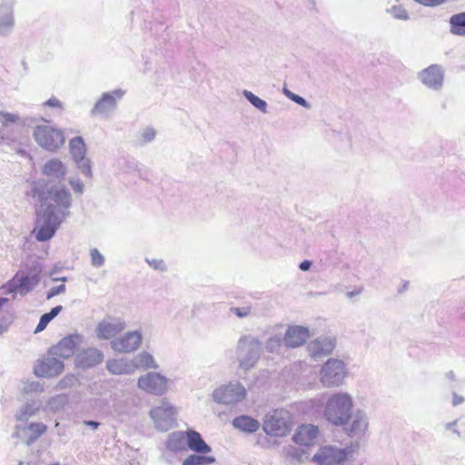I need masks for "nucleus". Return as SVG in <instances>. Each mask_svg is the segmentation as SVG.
I'll list each match as a JSON object with an SVG mask.
<instances>
[{
	"label": "nucleus",
	"mask_w": 465,
	"mask_h": 465,
	"mask_svg": "<svg viewBox=\"0 0 465 465\" xmlns=\"http://www.w3.org/2000/svg\"><path fill=\"white\" fill-rule=\"evenodd\" d=\"M352 405V400L347 393L334 394L327 402L324 415L332 424H345L351 417Z\"/></svg>",
	"instance_id": "1"
},
{
	"label": "nucleus",
	"mask_w": 465,
	"mask_h": 465,
	"mask_svg": "<svg viewBox=\"0 0 465 465\" xmlns=\"http://www.w3.org/2000/svg\"><path fill=\"white\" fill-rule=\"evenodd\" d=\"M354 450L351 448L340 449L325 446L319 450L312 460L318 465H342L352 457Z\"/></svg>",
	"instance_id": "2"
},
{
	"label": "nucleus",
	"mask_w": 465,
	"mask_h": 465,
	"mask_svg": "<svg viewBox=\"0 0 465 465\" xmlns=\"http://www.w3.org/2000/svg\"><path fill=\"white\" fill-rule=\"evenodd\" d=\"M33 134L37 143L49 151H54L64 143L62 131L49 125H37Z\"/></svg>",
	"instance_id": "3"
},
{
	"label": "nucleus",
	"mask_w": 465,
	"mask_h": 465,
	"mask_svg": "<svg viewBox=\"0 0 465 465\" xmlns=\"http://www.w3.org/2000/svg\"><path fill=\"white\" fill-rule=\"evenodd\" d=\"M240 365L243 369L252 367L260 356V343L254 339L242 338L238 343Z\"/></svg>",
	"instance_id": "4"
},
{
	"label": "nucleus",
	"mask_w": 465,
	"mask_h": 465,
	"mask_svg": "<svg viewBox=\"0 0 465 465\" xmlns=\"http://www.w3.org/2000/svg\"><path fill=\"white\" fill-rule=\"evenodd\" d=\"M344 364L339 360H328L321 370V381L326 387L338 386L344 377Z\"/></svg>",
	"instance_id": "5"
},
{
	"label": "nucleus",
	"mask_w": 465,
	"mask_h": 465,
	"mask_svg": "<svg viewBox=\"0 0 465 465\" xmlns=\"http://www.w3.org/2000/svg\"><path fill=\"white\" fill-rule=\"evenodd\" d=\"M140 389L154 395H162L167 391V379L159 373L149 372L138 380Z\"/></svg>",
	"instance_id": "6"
},
{
	"label": "nucleus",
	"mask_w": 465,
	"mask_h": 465,
	"mask_svg": "<svg viewBox=\"0 0 465 465\" xmlns=\"http://www.w3.org/2000/svg\"><path fill=\"white\" fill-rule=\"evenodd\" d=\"M245 395L246 391L244 387L239 383L229 384L214 391L216 401L223 404L240 401L245 398Z\"/></svg>",
	"instance_id": "7"
},
{
	"label": "nucleus",
	"mask_w": 465,
	"mask_h": 465,
	"mask_svg": "<svg viewBox=\"0 0 465 465\" xmlns=\"http://www.w3.org/2000/svg\"><path fill=\"white\" fill-rule=\"evenodd\" d=\"M173 437L178 440H182L186 438L188 447L193 451L202 454H206L211 451V448L202 439L201 434L195 430H189L185 433L179 432L173 434Z\"/></svg>",
	"instance_id": "8"
},
{
	"label": "nucleus",
	"mask_w": 465,
	"mask_h": 465,
	"mask_svg": "<svg viewBox=\"0 0 465 465\" xmlns=\"http://www.w3.org/2000/svg\"><path fill=\"white\" fill-rule=\"evenodd\" d=\"M64 363L56 358L39 361L35 366V373L38 377H54L64 371Z\"/></svg>",
	"instance_id": "9"
},
{
	"label": "nucleus",
	"mask_w": 465,
	"mask_h": 465,
	"mask_svg": "<svg viewBox=\"0 0 465 465\" xmlns=\"http://www.w3.org/2000/svg\"><path fill=\"white\" fill-rule=\"evenodd\" d=\"M142 336L138 331L127 332L123 338L112 341V347L119 352H131L141 344Z\"/></svg>",
	"instance_id": "10"
},
{
	"label": "nucleus",
	"mask_w": 465,
	"mask_h": 465,
	"mask_svg": "<svg viewBox=\"0 0 465 465\" xmlns=\"http://www.w3.org/2000/svg\"><path fill=\"white\" fill-rule=\"evenodd\" d=\"M263 430L267 434L274 436H284L290 431L289 425L282 418L278 417L277 411L266 417Z\"/></svg>",
	"instance_id": "11"
},
{
	"label": "nucleus",
	"mask_w": 465,
	"mask_h": 465,
	"mask_svg": "<svg viewBox=\"0 0 465 465\" xmlns=\"http://www.w3.org/2000/svg\"><path fill=\"white\" fill-rule=\"evenodd\" d=\"M420 80L430 88L437 89L440 87L443 82V73L440 66L432 64L424 69L420 74Z\"/></svg>",
	"instance_id": "12"
},
{
	"label": "nucleus",
	"mask_w": 465,
	"mask_h": 465,
	"mask_svg": "<svg viewBox=\"0 0 465 465\" xmlns=\"http://www.w3.org/2000/svg\"><path fill=\"white\" fill-rule=\"evenodd\" d=\"M79 341V335H68L63 338L54 347V353L63 359L71 357L75 352Z\"/></svg>",
	"instance_id": "13"
},
{
	"label": "nucleus",
	"mask_w": 465,
	"mask_h": 465,
	"mask_svg": "<svg viewBox=\"0 0 465 465\" xmlns=\"http://www.w3.org/2000/svg\"><path fill=\"white\" fill-rule=\"evenodd\" d=\"M310 337L308 329L301 326L290 327L285 335L284 342L289 347H298L306 342Z\"/></svg>",
	"instance_id": "14"
},
{
	"label": "nucleus",
	"mask_w": 465,
	"mask_h": 465,
	"mask_svg": "<svg viewBox=\"0 0 465 465\" xmlns=\"http://www.w3.org/2000/svg\"><path fill=\"white\" fill-rule=\"evenodd\" d=\"M176 411L168 401H164L161 406L154 407L151 410L150 415L152 419L159 426L163 420H173Z\"/></svg>",
	"instance_id": "15"
},
{
	"label": "nucleus",
	"mask_w": 465,
	"mask_h": 465,
	"mask_svg": "<svg viewBox=\"0 0 465 465\" xmlns=\"http://www.w3.org/2000/svg\"><path fill=\"white\" fill-rule=\"evenodd\" d=\"M124 329V323L120 321H104L96 329L97 336L101 339H111Z\"/></svg>",
	"instance_id": "16"
},
{
	"label": "nucleus",
	"mask_w": 465,
	"mask_h": 465,
	"mask_svg": "<svg viewBox=\"0 0 465 465\" xmlns=\"http://www.w3.org/2000/svg\"><path fill=\"white\" fill-rule=\"evenodd\" d=\"M59 223L57 222V217L54 213L53 212L48 213L45 218V223L41 226L36 232V239L40 242L51 239Z\"/></svg>",
	"instance_id": "17"
},
{
	"label": "nucleus",
	"mask_w": 465,
	"mask_h": 465,
	"mask_svg": "<svg viewBox=\"0 0 465 465\" xmlns=\"http://www.w3.org/2000/svg\"><path fill=\"white\" fill-rule=\"evenodd\" d=\"M318 435V428L313 425L301 426L293 436V440L300 445L310 446Z\"/></svg>",
	"instance_id": "18"
},
{
	"label": "nucleus",
	"mask_w": 465,
	"mask_h": 465,
	"mask_svg": "<svg viewBox=\"0 0 465 465\" xmlns=\"http://www.w3.org/2000/svg\"><path fill=\"white\" fill-rule=\"evenodd\" d=\"M103 354L96 349H87L77 357L78 365L81 368H91L103 361Z\"/></svg>",
	"instance_id": "19"
},
{
	"label": "nucleus",
	"mask_w": 465,
	"mask_h": 465,
	"mask_svg": "<svg viewBox=\"0 0 465 465\" xmlns=\"http://www.w3.org/2000/svg\"><path fill=\"white\" fill-rule=\"evenodd\" d=\"M232 425L244 432L252 433L260 428V422L249 416H240L232 420Z\"/></svg>",
	"instance_id": "20"
},
{
	"label": "nucleus",
	"mask_w": 465,
	"mask_h": 465,
	"mask_svg": "<svg viewBox=\"0 0 465 465\" xmlns=\"http://www.w3.org/2000/svg\"><path fill=\"white\" fill-rule=\"evenodd\" d=\"M37 281L38 280L35 276H19V274H16L15 277L13 279L12 282L15 291L20 292L21 294H25L33 288V286L37 282Z\"/></svg>",
	"instance_id": "21"
},
{
	"label": "nucleus",
	"mask_w": 465,
	"mask_h": 465,
	"mask_svg": "<svg viewBox=\"0 0 465 465\" xmlns=\"http://www.w3.org/2000/svg\"><path fill=\"white\" fill-rule=\"evenodd\" d=\"M368 428V423L364 416L357 413L352 422L346 428L350 436H359L363 434Z\"/></svg>",
	"instance_id": "22"
},
{
	"label": "nucleus",
	"mask_w": 465,
	"mask_h": 465,
	"mask_svg": "<svg viewBox=\"0 0 465 465\" xmlns=\"http://www.w3.org/2000/svg\"><path fill=\"white\" fill-rule=\"evenodd\" d=\"M334 348L333 342L331 341H315L311 345L312 356L314 359L320 358L322 356L329 355Z\"/></svg>",
	"instance_id": "23"
},
{
	"label": "nucleus",
	"mask_w": 465,
	"mask_h": 465,
	"mask_svg": "<svg viewBox=\"0 0 465 465\" xmlns=\"http://www.w3.org/2000/svg\"><path fill=\"white\" fill-rule=\"evenodd\" d=\"M70 153L76 162H80L85 155V144L82 137H74L69 143Z\"/></svg>",
	"instance_id": "24"
},
{
	"label": "nucleus",
	"mask_w": 465,
	"mask_h": 465,
	"mask_svg": "<svg viewBox=\"0 0 465 465\" xmlns=\"http://www.w3.org/2000/svg\"><path fill=\"white\" fill-rule=\"evenodd\" d=\"M115 106V99L110 94H104L93 109L94 114H102Z\"/></svg>",
	"instance_id": "25"
},
{
	"label": "nucleus",
	"mask_w": 465,
	"mask_h": 465,
	"mask_svg": "<svg viewBox=\"0 0 465 465\" xmlns=\"http://www.w3.org/2000/svg\"><path fill=\"white\" fill-rule=\"evenodd\" d=\"M115 106V99L110 94H104L93 109L94 114H102Z\"/></svg>",
	"instance_id": "26"
},
{
	"label": "nucleus",
	"mask_w": 465,
	"mask_h": 465,
	"mask_svg": "<svg viewBox=\"0 0 465 465\" xmlns=\"http://www.w3.org/2000/svg\"><path fill=\"white\" fill-rule=\"evenodd\" d=\"M450 24L451 33L465 35V12L453 15L450 19Z\"/></svg>",
	"instance_id": "27"
},
{
	"label": "nucleus",
	"mask_w": 465,
	"mask_h": 465,
	"mask_svg": "<svg viewBox=\"0 0 465 465\" xmlns=\"http://www.w3.org/2000/svg\"><path fill=\"white\" fill-rule=\"evenodd\" d=\"M43 173L46 175H64V166L63 163L57 159H53L47 162L43 168Z\"/></svg>",
	"instance_id": "28"
},
{
	"label": "nucleus",
	"mask_w": 465,
	"mask_h": 465,
	"mask_svg": "<svg viewBox=\"0 0 465 465\" xmlns=\"http://www.w3.org/2000/svg\"><path fill=\"white\" fill-rule=\"evenodd\" d=\"M63 307L61 305H58L54 308H53L49 312L45 313L41 316L40 321L35 330V332H40L44 331L47 324L55 317L58 315V313L62 311Z\"/></svg>",
	"instance_id": "29"
},
{
	"label": "nucleus",
	"mask_w": 465,
	"mask_h": 465,
	"mask_svg": "<svg viewBox=\"0 0 465 465\" xmlns=\"http://www.w3.org/2000/svg\"><path fill=\"white\" fill-rule=\"evenodd\" d=\"M214 462V458L192 454L183 461V465H207Z\"/></svg>",
	"instance_id": "30"
},
{
	"label": "nucleus",
	"mask_w": 465,
	"mask_h": 465,
	"mask_svg": "<svg viewBox=\"0 0 465 465\" xmlns=\"http://www.w3.org/2000/svg\"><path fill=\"white\" fill-rule=\"evenodd\" d=\"M13 13L11 6L7 5H0V27L10 26L13 25Z\"/></svg>",
	"instance_id": "31"
},
{
	"label": "nucleus",
	"mask_w": 465,
	"mask_h": 465,
	"mask_svg": "<svg viewBox=\"0 0 465 465\" xmlns=\"http://www.w3.org/2000/svg\"><path fill=\"white\" fill-rule=\"evenodd\" d=\"M107 369L113 374H123L128 371V365L121 360H112L107 362Z\"/></svg>",
	"instance_id": "32"
},
{
	"label": "nucleus",
	"mask_w": 465,
	"mask_h": 465,
	"mask_svg": "<svg viewBox=\"0 0 465 465\" xmlns=\"http://www.w3.org/2000/svg\"><path fill=\"white\" fill-rule=\"evenodd\" d=\"M244 95L247 98V100L253 106H255L256 108H258L259 110H261L263 113L266 112L267 104H266L265 101H263L262 99L259 98L258 96H256L255 94H253L250 91H244Z\"/></svg>",
	"instance_id": "33"
},
{
	"label": "nucleus",
	"mask_w": 465,
	"mask_h": 465,
	"mask_svg": "<svg viewBox=\"0 0 465 465\" xmlns=\"http://www.w3.org/2000/svg\"><path fill=\"white\" fill-rule=\"evenodd\" d=\"M138 364L144 369H155L157 367L153 356L146 352L139 355Z\"/></svg>",
	"instance_id": "34"
},
{
	"label": "nucleus",
	"mask_w": 465,
	"mask_h": 465,
	"mask_svg": "<svg viewBox=\"0 0 465 465\" xmlns=\"http://www.w3.org/2000/svg\"><path fill=\"white\" fill-rule=\"evenodd\" d=\"M388 12L394 17L395 19L400 20H408L409 15L405 8L401 5H394Z\"/></svg>",
	"instance_id": "35"
},
{
	"label": "nucleus",
	"mask_w": 465,
	"mask_h": 465,
	"mask_svg": "<svg viewBox=\"0 0 465 465\" xmlns=\"http://www.w3.org/2000/svg\"><path fill=\"white\" fill-rule=\"evenodd\" d=\"M28 429L32 432L33 439H37L46 431V426L43 423H31Z\"/></svg>",
	"instance_id": "36"
},
{
	"label": "nucleus",
	"mask_w": 465,
	"mask_h": 465,
	"mask_svg": "<svg viewBox=\"0 0 465 465\" xmlns=\"http://www.w3.org/2000/svg\"><path fill=\"white\" fill-rule=\"evenodd\" d=\"M92 264L95 267H100L104 264V256L99 252L97 249H92L90 252Z\"/></svg>",
	"instance_id": "37"
},
{
	"label": "nucleus",
	"mask_w": 465,
	"mask_h": 465,
	"mask_svg": "<svg viewBox=\"0 0 465 465\" xmlns=\"http://www.w3.org/2000/svg\"><path fill=\"white\" fill-rule=\"evenodd\" d=\"M70 198V193L64 189L56 192L55 193V200L64 203L66 206L69 204Z\"/></svg>",
	"instance_id": "38"
},
{
	"label": "nucleus",
	"mask_w": 465,
	"mask_h": 465,
	"mask_svg": "<svg viewBox=\"0 0 465 465\" xmlns=\"http://www.w3.org/2000/svg\"><path fill=\"white\" fill-rule=\"evenodd\" d=\"M65 292V285L64 284H61L59 286H56V287H53L47 293L46 295V298L49 300L51 299L52 297L55 296V295H58L60 293H63Z\"/></svg>",
	"instance_id": "39"
},
{
	"label": "nucleus",
	"mask_w": 465,
	"mask_h": 465,
	"mask_svg": "<svg viewBox=\"0 0 465 465\" xmlns=\"http://www.w3.org/2000/svg\"><path fill=\"white\" fill-rule=\"evenodd\" d=\"M414 1L417 3H420L423 5H426V6H436V5H441L445 2H447L448 0H414Z\"/></svg>",
	"instance_id": "40"
},
{
	"label": "nucleus",
	"mask_w": 465,
	"mask_h": 465,
	"mask_svg": "<svg viewBox=\"0 0 465 465\" xmlns=\"http://www.w3.org/2000/svg\"><path fill=\"white\" fill-rule=\"evenodd\" d=\"M232 312L235 313L238 317H245L250 314L251 309L250 307L246 308H232Z\"/></svg>",
	"instance_id": "41"
},
{
	"label": "nucleus",
	"mask_w": 465,
	"mask_h": 465,
	"mask_svg": "<svg viewBox=\"0 0 465 465\" xmlns=\"http://www.w3.org/2000/svg\"><path fill=\"white\" fill-rule=\"evenodd\" d=\"M44 105L54 108H62V103L56 97H51L46 102H45Z\"/></svg>",
	"instance_id": "42"
},
{
	"label": "nucleus",
	"mask_w": 465,
	"mask_h": 465,
	"mask_svg": "<svg viewBox=\"0 0 465 465\" xmlns=\"http://www.w3.org/2000/svg\"><path fill=\"white\" fill-rule=\"evenodd\" d=\"M291 99L301 105L306 104V101L302 97H301L297 94L291 96Z\"/></svg>",
	"instance_id": "43"
},
{
	"label": "nucleus",
	"mask_w": 465,
	"mask_h": 465,
	"mask_svg": "<svg viewBox=\"0 0 465 465\" xmlns=\"http://www.w3.org/2000/svg\"><path fill=\"white\" fill-rule=\"evenodd\" d=\"M311 265H312V262H309V261H303L302 262H301L300 264V269L302 270V271H307L311 268Z\"/></svg>",
	"instance_id": "44"
},
{
	"label": "nucleus",
	"mask_w": 465,
	"mask_h": 465,
	"mask_svg": "<svg viewBox=\"0 0 465 465\" xmlns=\"http://www.w3.org/2000/svg\"><path fill=\"white\" fill-rule=\"evenodd\" d=\"M71 184L76 192L82 193L83 185L80 183H74V182H71Z\"/></svg>",
	"instance_id": "45"
},
{
	"label": "nucleus",
	"mask_w": 465,
	"mask_h": 465,
	"mask_svg": "<svg viewBox=\"0 0 465 465\" xmlns=\"http://www.w3.org/2000/svg\"><path fill=\"white\" fill-rule=\"evenodd\" d=\"M84 423H85L86 425H88V426H91L93 429H96V428H98V426H99V423H98V422H96V421H92V420H90V421H84Z\"/></svg>",
	"instance_id": "46"
},
{
	"label": "nucleus",
	"mask_w": 465,
	"mask_h": 465,
	"mask_svg": "<svg viewBox=\"0 0 465 465\" xmlns=\"http://www.w3.org/2000/svg\"><path fill=\"white\" fill-rule=\"evenodd\" d=\"M284 92H285L286 95H287L289 98H291V96H292V95H295L294 94H292V92H290V91H288V90H284Z\"/></svg>",
	"instance_id": "47"
},
{
	"label": "nucleus",
	"mask_w": 465,
	"mask_h": 465,
	"mask_svg": "<svg viewBox=\"0 0 465 465\" xmlns=\"http://www.w3.org/2000/svg\"><path fill=\"white\" fill-rule=\"evenodd\" d=\"M153 135H154V133L153 132H150L148 136H147V139L151 140L153 137Z\"/></svg>",
	"instance_id": "48"
},
{
	"label": "nucleus",
	"mask_w": 465,
	"mask_h": 465,
	"mask_svg": "<svg viewBox=\"0 0 465 465\" xmlns=\"http://www.w3.org/2000/svg\"><path fill=\"white\" fill-rule=\"evenodd\" d=\"M9 119H10L12 122H15V119L13 116H11V115H9Z\"/></svg>",
	"instance_id": "49"
}]
</instances>
